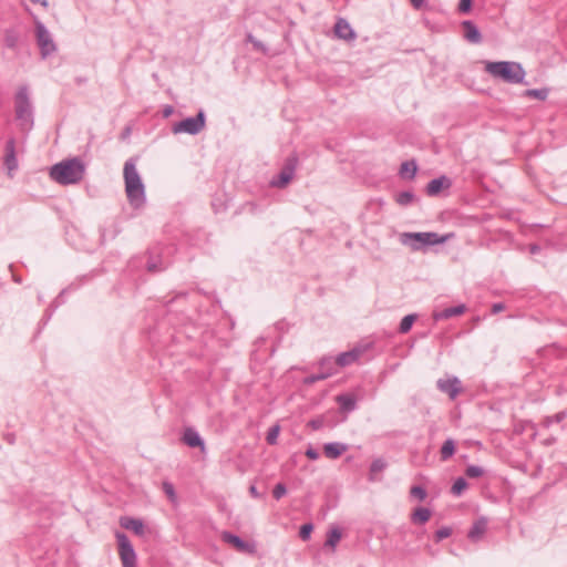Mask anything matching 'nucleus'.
I'll use <instances>...</instances> for the list:
<instances>
[{"label": "nucleus", "instance_id": "obj_36", "mask_svg": "<svg viewBox=\"0 0 567 567\" xmlns=\"http://www.w3.org/2000/svg\"><path fill=\"white\" fill-rule=\"evenodd\" d=\"M410 495L417 498L419 501H424L427 496V493L422 486H412L410 489Z\"/></svg>", "mask_w": 567, "mask_h": 567}, {"label": "nucleus", "instance_id": "obj_25", "mask_svg": "<svg viewBox=\"0 0 567 567\" xmlns=\"http://www.w3.org/2000/svg\"><path fill=\"white\" fill-rule=\"evenodd\" d=\"M431 517V511L425 507H417L412 516L411 519L414 524H424L426 523Z\"/></svg>", "mask_w": 567, "mask_h": 567}, {"label": "nucleus", "instance_id": "obj_45", "mask_svg": "<svg viewBox=\"0 0 567 567\" xmlns=\"http://www.w3.org/2000/svg\"><path fill=\"white\" fill-rule=\"evenodd\" d=\"M306 456L310 460H317L319 457V453L315 449L308 447L306 450Z\"/></svg>", "mask_w": 567, "mask_h": 567}, {"label": "nucleus", "instance_id": "obj_24", "mask_svg": "<svg viewBox=\"0 0 567 567\" xmlns=\"http://www.w3.org/2000/svg\"><path fill=\"white\" fill-rule=\"evenodd\" d=\"M386 462L381 457L373 460L370 465L369 480L377 481V474L382 472L386 467Z\"/></svg>", "mask_w": 567, "mask_h": 567}, {"label": "nucleus", "instance_id": "obj_10", "mask_svg": "<svg viewBox=\"0 0 567 567\" xmlns=\"http://www.w3.org/2000/svg\"><path fill=\"white\" fill-rule=\"evenodd\" d=\"M452 186V181L445 175L432 179L425 188L426 195L434 197L437 196L443 189H449Z\"/></svg>", "mask_w": 567, "mask_h": 567}, {"label": "nucleus", "instance_id": "obj_16", "mask_svg": "<svg viewBox=\"0 0 567 567\" xmlns=\"http://www.w3.org/2000/svg\"><path fill=\"white\" fill-rule=\"evenodd\" d=\"M465 311H466V306L462 303V305H458V306H455V307L445 308L442 311H435L433 313V319L435 321L446 320V319H450L452 317L461 316Z\"/></svg>", "mask_w": 567, "mask_h": 567}, {"label": "nucleus", "instance_id": "obj_41", "mask_svg": "<svg viewBox=\"0 0 567 567\" xmlns=\"http://www.w3.org/2000/svg\"><path fill=\"white\" fill-rule=\"evenodd\" d=\"M313 526L311 524H305L300 527L299 536L302 540H308L310 538Z\"/></svg>", "mask_w": 567, "mask_h": 567}, {"label": "nucleus", "instance_id": "obj_19", "mask_svg": "<svg viewBox=\"0 0 567 567\" xmlns=\"http://www.w3.org/2000/svg\"><path fill=\"white\" fill-rule=\"evenodd\" d=\"M183 442L189 447H200L202 450L205 449L204 441L199 436L198 432L192 427L185 430L183 434Z\"/></svg>", "mask_w": 567, "mask_h": 567}, {"label": "nucleus", "instance_id": "obj_50", "mask_svg": "<svg viewBox=\"0 0 567 567\" xmlns=\"http://www.w3.org/2000/svg\"><path fill=\"white\" fill-rule=\"evenodd\" d=\"M172 113H173V107L168 105V106L164 110V116H165V117H167V116H169Z\"/></svg>", "mask_w": 567, "mask_h": 567}, {"label": "nucleus", "instance_id": "obj_8", "mask_svg": "<svg viewBox=\"0 0 567 567\" xmlns=\"http://www.w3.org/2000/svg\"><path fill=\"white\" fill-rule=\"evenodd\" d=\"M35 37L42 58H47L48 55L55 52V43L53 42L50 32L42 22L38 21L35 23Z\"/></svg>", "mask_w": 567, "mask_h": 567}, {"label": "nucleus", "instance_id": "obj_38", "mask_svg": "<svg viewBox=\"0 0 567 567\" xmlns=\"http://www.w3.org/2000/svg\"><path fill=\"white\" fill-rule=\"evenodd\" d=\"M279 435V426L278 425H275L272 427H270V430L268 431V434H267V442L268 444L272 445L277 442V437Z\"/></svg>", "mask_w": 567, "mask_h": 567}, {"label": "nucleus", "instance_id": "obj_26", "mask_svg": "<svg viewBox=\"0 0 567 567\" xmlns=\"http://www.w3.org/2000/svg\"><path fill=\"white\" fill-rule=\"evenodd\" d=\"M454 453H455V442L452 439H447L443 443L441 451H440L441 460L446 461L450 457H452Z\"/></svg>", "mask_w": 567, "mask_h": 567}, {"label": "nucleus", "instance_id": "obj_18", "mask_svg": "<svg viewBox=\"0 0 567 567\" xmlns=\"http://www.w3.org/2000/svg\"><path fill=\"white\" fill-rule=\"evenodd\" d=\"M486 529H487V519L484 517H481L473 523L472 527L470 528V530L467 533V537L471 540L476 542L485 534Z\"/></svg>", "mask_w": 567, "mask_h": 567}, {"label": "nucleus", "instance_id": "obj_15", "mask_svg": "<svg viewBox=\"0 0 567 567\" xmlns=\"http://www.w3.org/2000/svg\"><path fill=\"white\" fill-rule=\"evenodd\" d=\"M120 525L128 530H132L134 534L138 536H143L145 533V527L142 519L124 516L120 519Z\"/></svg>", "mask_w": 567, "mask_h": 567}, {"label": "nucleus", "instance_id": "obj_31", "mask_svg": "<svg viewBox=\"0 0 567 567\" xmlns=\"http://www.w3.org/2000/svg\"><path fill=\"white\" fill-rule=\"evenodd\" d=\"M19 42V34L13 30H7L4 33L6 47L14 49Z\"/></svg>", "mask_w": 567, "mask_h": 567}, {"label": "nucleus", "instance_id": "obj_46", "mask_svg": "<svg viewBox=\"0 0 567 567\" xmlns=\"http://www.w3.org/2000/svg\"><path fill=\"white\" fill-rule=\"evenodd\" d=\"M412 7L416 10H420L425 4V0H410Z\"/></svg>", "mask_w": 567, "mask_h": 567}, {"label": "nucleus", "instance_id": "obj_42", "mask_svg": "<svg viewBox=\"0 0 567 567\" xmlns=\"http://www.w3.org/2000/svg\"><path fill=\"white\" fill-rule=\"evenodd\" d=\"M287 493L286 485L284 483H278L272 491V496L276 499H280L282 496H285Z\"/></svg>", "mask_w": 567, "mask_h": 567}, {"label": "nucleus", "instance_id": "obj_53", "mask_svg": "<svg viewBox=\"0 0 567 567\" xmlns=\"http://www.w3.org/2000/svg\"><path fill=\"white\" fill-rule=\"evenodd\" d=\"M130 132H131L130 127H126L124 133H123V137L127 136L130 134Z\"/></svg>", "mask_w": 567, "mask_h": 567}, {"label": "nucleus", "instance_id": "obj_40", "mask_svg": "<svg viewBox=\"0 0 567 567\" xmlns=\"http://www.w3.org/2000/svg\"><path fill=\"white\" fill-rule=\"evenodd\" d=\"M452 534V529L450 527H442L435 532V540L441 542L447 537H450Z\"/></svg>", "mask_w": 567, "mask_h": 567}, {"label": "nucleus", "instance_id": "obj_6", "mask_svg": "<svg viewBox=\"0 0 567 567\" xmlns=\"http://www.w3.org/2000/svg\"><path fill=\"white\" fill-rule=\"evenodd\" d=\"M205 113L200 110L196 116L187 117L181 122H176L172 126V132L174 134L187 133L190 135H196L202 132L205 127Z\"/></svg>", "mask_w": 567, "mask_h": 567}, {"label": "nucleus", "instance_id": "obj_30", "mask_svg": "<svg viewBox=\"0 0 567 567\" xmlns=\"http://www.w3.org/2000/svg\"><path fill=\"white\" fill-rule=\"evenodd\" d=\"M163 492L167 496V498L171 501V503L176 504L177 503V494L175 492V487L171 482H163L162 484Z\"/></svg>", "mask_w": 567, "mask_h": 567}, {"label": "nucleus", "instance_id": "obj_3", "mask_svg": "<svg viewBox=\"0 0 567 567\" xmlns=\"http://www.w3.org/2000/svg\"><path fill=\"white\" fill-rule=\"evenodd\" d=\"M485 71L493 78L512 84L524 83L526 75L520 63L509 61L486 62Z\"/></svg>", "mask_w": 567, "mask_h": 567}, {"label": "nucleus", "instance_id": "obj_7", "mask_svg": "<svg viewBox=\"0 0 567 567\" xmlns=\"http://www.w3.org/2000/svg\"><path fill=\"white\" fill-rule=\"evenodd\" d=\"M118 556L123 567H136L137 557L134 547L126 534L116 532Z\"/></svg>", "mask_w": 567, "mask_h": 567}, {"label": "nucleus", "instance_id": "obj_37", "mask_svg": "<svg viewBox=\"0 0 567 567\" xmlns=\"http://www.w3.org/2000/svg\"><path fill=\"white\" fill-rule=\"evenodd\" d=\"M331 375H332V369H330L329 371H326V372H320L318 374H312V375H310V377H308L306 379V382L307 383H315L317 381L324 380V379H327V378H329Z\"/></svg>", "mask_w": 567, "mask_h": 567}, {"label": "nucleus", "instance_id": "obj_14", "mask_svg": "<svg viewBox=\"0 0 567 567\" xmlns=\"http://www.w3.org/2000/svg\"><path fill=\"white\" fill-rule=\"evenodd\" d=\"M295 164L292 161L286 164V166L281 169L278 177L271 182V185L275 187H285L293 176Z\"/></svg>", "mask_w": 567, "mask_h": 567}, {"label": "nucleus", "instance_id": "obj_52", "mask_svg": "<svg viewBox=\"0 0 567 567\" xmlns=\"http://www.w3.org/2000/svg\"><path fill=\"white\" fill-rule=\"evenodd\" d=\"M309 424H310V425L312 426V429H315V430H318V429L320 427V422H319V421H311Z\"/></svg>", "mask_w": 567, "mask_h": 567}, {"label": "nucleus", "instance_id": "obj_21", "mask_svg": "<svg viewBox=\"0 0 567 567\" xmlns=\"http://www.w3.org/2000/svg\"><path fill=\"white\" fill-rule=\"evenodd\" d=\"M464 28V37L467 41L472 43H480L482 41V35L477 27L470 20H466L462 23Z\"/></svg>", "mask_w": 567, "mask_h": 567}, {"label": "nucleus", "instance_id": "obj_27", "mask_svg": "<svg viewBox=\"0 0 567 567\" xmlns=\"http://www.w3.org/2000/svg\"><path fill=\"white\" fill-rule=\"evenodd\" d=\"M416 199L415 195L410 192V190H405V192H401L396 195L395 197V202L400 205V206H409L411 205L414 200Z\"/></svg>", "mask_w": 567, "mask_h": 567}, {"label": "nucleus", "instance_id": "obj_51", "mask_svg": "<svg viewBox=\"0 0 567 567\" xmlns=\"http://www.w3.org/2000/svg\"><path fill=\"white\" fill-rule=\"evenodd\" d=\"M32 3H40L42 4L43 7H48V1L47 0H30Z\"/></svg>", "mask_w": 567, "mask_h": 567}, {"label": "nucleus", "instance_id": "obj_28", "mask_svg": "<svg viewBox=\"0 0 567 567\" xmlns=\"http://www.w3.org/2000/svg\"><path fill=\"white\" fill-rule=\"evenodd\" d=\"M548 92V89H529L524 92V96L544 101L547 99Z\"/></svg>", "mask_w": 567, "mask_h": 567}, {"label": "nucleus", "instance_id": "obj_35", "mask_svg": "<svg viewBox=\"0 0 567 567\" xmlns=\"http://www.w3.org/2000/svg\"><path fill=\"white\" fill-rule=\"evenodd\" d=\"M319 364H320V368L322 370H324L323 372L329 371L330 369H332V374L336 373V365H337L336 364V359L332 360V358L326 357V358H322L320 360Z\"/></svg>", "mask_w": 567, "mask_h": 567}, {"label": "nucleus", "instance_id": "obj_44", "mask_svg": "<svg viewBox=\"0 0 567 567\" xmlns=\"http://www.w3.org/2000/svg\"><path fill=\"white\" fill-rule=\"evenodd\" d=\"M566 417V413L565 412H559L550 417H547L546 420V424L549 425L550 423L553 422H556V423H559L561 422Z\"/></svg>", "mask_w": 567, "mask_h": 567}, {"label": "nucleus", "instance_id": "obj_22", "mask_svg": "<svg viewBox=\"0 0 567 567\" xmlns=\"http://www.w3.org/2000/svg\"><path fill=\"white\" fill-rule=\"evenodd\" d=\"M342 412H351L355 409L357 400L353 394H340L336 398Z\"/></svg>", "mask_w": 567, "mask_h": 567}, {"label": "nucleus", "instance_id": "obj_29", "mask_svg": "<svg viewBox=\"0 0 567 567\" xmlns=\"http://www.w3.org/2000/svg\"><path fill=\"white\" fill-rule=\"evenodd\" d=\"M341 532L339 528H332L327 537L326 546L334 548L341 539Z\"/></svg>", "mask_w": 567, "mask_h": 567}, {"label": "nucleus", "instance_id": "obj_20", "mask_svg": "<svg viewBox=\"0 0 567 567\" xmlns=\"http://www.w3.org/2000/svg\"><path fill=\"white\" fill-rule=\"evenodd\" d=\"M347 450H348V446L346 444L339 443V442L327 443L323 446V453H324L326 457L331 458V460L338 458Z\"/></svg>", "mask_w": 567, "mask_h": 567}, {"label": "nucleus", "instance_id": "obj_9", "mask_svg": "<svg viewBox=\"0 0 567 567\" xmlns=\"http://www.w3.org/2000/svg\"><path fill=\"white\" fill-rule=\"evenodd\" d=\"M436 385L440 391L446 393L452 400H454L462 390L461 381L456 377L440 379Z\"/></svg>", "mask_w": 567, "mask_h": 567}, {"label": "nucleus", "instance_id": "obj_32", "mask_svg": "<svg viewBox=\"0 0 567 567\" xmlns=\"http://www.w3.org/2000/svg\"><path fill=\"white\" fill-rule=\"evenodd\" d=\"M415 319H416V315L405 316L400 322L399 331L401 333H408L411 330L412 324L415 321Z\"/></svg>", "mask_w": 567, "mask_h": 567}, {"label": "nucleus", "instance_id": "obj_47", "mask_svg": "<svg viewBox=\"0 0 567 567\" xmlns=\"http://www.w3.org/2000/svg\"><path fill=\"white\" fill-rule=\"evenodd\" d=\"M504 309H505V306L503 303H501V302L494 303L492 307V312L498 313V312L503 311Z\"/></svg>", "mask_w": 567, "mask_h": 567}, {"label": "nucleus", "instance_id": "obj_13", "mask_svg": "<svg viewBox=\"0 0 567 567\" xmlns=\"http://www.w3.org/2000/svg\"><path fill=\"white\" fill-rule=\"evenodd\" d=\"M221 539L225 543L234 546L240 553H251L252 551V546L250 544L246 543L239 536L234 535L229 532H224L221 534Z\"/></svg>", "mask_w": 567, "mask_h": 567}, {"label": "nucleus", "instance_id": "obj_43", "mask_svg": "<svg viewBox=\"0 0 567 567\" xmlns=\"http://www.w3.org/2000/svg\"><path fill=\"white\" fill-rule=\"evenodd\" d=\"M471 8H472V0H460V3H458L460 12L467 13V12H470Z\"/></svg>", "mask_w": 567, "mask_h": 567}, {"label": "nucleus", "instance_id": "obj_48", "mask_svg": "<svg viewBox=\"0 0 567 567\" xmlns=\"http://www.w3.org/2000/svg\"><path fill=\"white\" fill-rule=\"evenodd\" d=\"M247 41H248V42H250V43H252L256 48H261V47H262V45H261V43H260L259 41H257V40L252 37V34H250V33H249V34H247Z\"/></svg>", "mask_w": 567, "mask_h": 567}, {"label": "nucleus", "instance_id": "obj_23", "mask_svg": "<svg viewBox=\"0 0 567 567\" xmlns=\"http://www.w3.org/2000/svg\"><path fill=\"white\" fill-rule=\"evenodd\" d=\"M417 172V165L415 161L403 162L400 167V175L402 178L413 179Z\"/></svg>", "mask_w": 567, "mask_h": 567}, {"label": "nucleus", "instance_id": "obj_34", "mask_svg": "<svg viewBox=\"0 0 567 567\" xmlns=\"http://www.w3.org/2000/svg\"><path fill=\"white\" fill-rule=\"evenodd\" d=\"M467 487V482L463 477H458L452 485V493L454 495H461L462 492Z\"/></svg>", "mask_w": 567, "mask_h": 567}, {"label": "nucleus", "instance_id": "obj_11", "mask_svg": "<svg viewBox=\"0 0 567 567\" xmlns=\"http://www.w3.org/2000/svg\"><path fill=\"white\" fill-rule=\"evenodd\" d=\"M363 351L364 350L362 348H353L350 351L338 354L336 357L337 367L344 368L354 363L362 355Z\"/></svg>", "mask_w": 567, "mask_h": 567}, {"label": "nucleus", "instance_id": "obj_1", "mask_svg": "<svg viewBox=\"0 0 567 567\" xmlns=\"http://www.w3.org/2000/svg\"><path fill=\"white\" fill-rule=\"evenodd\" d=\"M84 173L85 166L79 157L63 159L50 168V177L60 185L76 184Z\"/></svg>", "mask_w": 567, "mask_h": 567}, {"label": "nucleus", "instance_id": "obj_49", "mask_svg": "<svg viewBox=\"0 0 567 567\" xmlns=\"http://www.w3.org/2000/svg\"><path fill=\"white\" fill-rule=\"evenodd\" d=\"M249 492H250V494H251L254 497H258V496H259V493H258V491H257L256 486H254V485H251V486L249 487Z\"/></svg>", "mask_w": 567, "mask_h": 567}, {"label": "nucleus", "instance_id": "obj_2", "mask_svg": "<svg viewBox=\"0 0 567 567\" xmlns=\"http://www.w3.org/2000/svg\"><path fill=\"white\" fill-rule=\"evenodd\" d=\"M123 175L130 204L136 208L141 207L145 203V188L133 159L125 162Z\"/></svg>", "mask_w": 567, "mask_h": 567}, {"label": "nucleus", "instance_id": "obj_12", "mask_svg": "<svg viewBox=\"0 0 567 567\" xmlns=\"http://www.w3.org/2000/svg\"><path fill=\"white\" fill-rule=\"evenodd\" d=\"M4 165L9 172L18 168V159L16 155V140L10 137L6 143L4 150Z\"/></svg>", "mask_w": 567, "mask_h": 567}, {"label": "nucleus", "instance_id": "obj_4", "mask_svg": "<svg viewBox=\"0 0 567 567\" xmlns=\"http://www.w3.org/2000/svg\"><path fill=\"white\" fill-rule=\"evenodd\" d=\"M14 113L20 130L24 133L31 131L33 127V107L27 85L20 86L16 93Z\"/></svg>", "mask_w": 567, "mask_h": 567}, {"label": "nucleus", "instance_id": "obj_39", "mask_svg": "<svg viewBox=\"0 0 567 567\" xmlns=\"http://www.w3.org/2000/svg\"><path fill=\"white\" fill-rule=\"evenodd\" d=\"M146 268L150 272H157L164 269L161 261L154 260L152 257L148 259Z\"/></svg>", "mask_w": 567, "mask_h": 567}, {"label": "nucleus", "instance_id": "obj_5", "mask_svg": "<svg viewBox=\"0 0 567 567\" xmlns=\"http://www.w3.org/2000/svg\"><path fill=\"white\" fill-rule=\"evenodd\" d=\"M400 240L403 245L410 246L412 250H420L425 246L443 244L446 237H441L436 233H403Z\"/></svg>", "mask_w": 567, "mask_h": 567}, {"label": "nucleus", "instance_id": "obj_17", "mask_svg": "<svg viewBox=\"0 0 567 567\" xmlns=\"http://www.w3.org/2000/svg\"><path fill=\"white\" fill-rule=\"evenodd\" d=\"M334 33L338 38L342 40H353L355 38V33L350 27V24L344 19H339L334 24Z\"/></svg>", "mask_w": 567, "mask_h": 567}, {"label": "nucleus", "instance_id": "obj_33", "mask_svg": "<svg viewBox=\"0 0 567 567\" xmlns=\"http://www.w3.org/2000/svg\"><path fill=\"white\" fill-rule=\"evenodd\" d=\"M465 474L470 478H477V477L483 476L484 468L481 466H477V465H468L466 467Z\"/></svg>", "mask_w": 567, "mask_h": 567}]
</instances>
